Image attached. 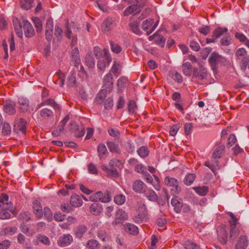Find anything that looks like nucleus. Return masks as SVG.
I'll return each instance as SVG.
<instances>
[{
	"label": "nucleus",
	"mask_w": 249,
	"mask_h": 249,
	"mask_svg": "<svg viewBox=\"0 0 249 249\" xmlns=\"http://www.w3.org/2000/svg\"><path fill=\"white\" fill-rule=\"evenodd\" d=\"M70 129L74 133V135L77 138L82 137L85 133V128L83 126H81L80 128L79 127L77 124L74 122L71 123Z\"/></svg>",
	"instance_id": "12"
},
{
	"label": "nucleus",
	"mask_w": 249,
	"mask_h": 249,
	"mask_svg": "<svg viewBox=\"0 0 249 249\" xmlns=\"http://www.w3.org/2000/svg\"><path fill=\"white\" fill-rule=\"evenodd\" d=\"M103 193L101 191L93 194L89 196V200L93 202L101 201L102 199Z\"/></svg>",
	"instance_id": "45"
},
{
	"label": "nucleus",
	"mask_w": 249,
	"mask_h": 249,
	"mask_svg": "<svg viewBox=\"0 0 249 249\" xmlns=\"http://www.w3.org/2000/svg\"><path fill=\"white\" fill-rule=\"evenodd\" d=\"M9 196L4 193L0 195V209H11L13 207V203L8 202Z\"/></svg>",
	"instance_id": "13"
},
{
	"label": "nucleus",
	"mask_w": 249,
	"mask_h": 249,
	"mask_svg": "<svg viewBox=\"0 0 249 249\" xmlns=\"http://www.w3.org/2000/svg\"><path fill=\"white\" fill-rule=\"evenodd\" d=\"M129 27L133 33L137 35H140L141 32L136 22H133L129 24Z\"/></svg>",
	"instance_id": "58"
},
{
	"label": "nucleus",
	"mask_w": 249,
	"mask_h": 249,
	"mask_svg": "<svg viewBox=\"0 0 249 249\" xmlns=\"http://www.w3.org/2000/svg\"><path fill=\"white\" fill-rule=\"evenodd\" d=\"M128 218L127 213L123 209H119L116 213V218L114 221L115 225L120 223L119 220H126Z\"/></svg>",
	"instance_id": "27"
},
{
	"label": "nucleus",
	"mask_w": 249,
	"mask_h": 249,
	"mask_svg": "<svg viewBox=\"0 0 249 249\" xmlns=\"http://www.w3.org/2000/svg\"><path fill=\"white\" fill-rule=\"evenodd\" d=\"M141 11L140 9H139L137 5L133 4L128 7L124 12V15L125 16H127L131 14L135 15Z\"/></svg>",
	"instance_id": "31"
},
{
	"label": "nucleus",
	"mask_w": 249,
	"mask_h": 249,
	"mask_svg": "<svg viewBox=\"0 0 249 249\" xmlns=\"http://www.w3.org/2000/svg\"><path fill=\"white\" fill-rule=\"evenodd\" d=\"M39 116L44 120H49L53 118V113L52 110L44 108L39 111Z\"/></svg>",
	"instance_id": "20"
},
{
	"label": "nucleus",
	"mask_w": 249,
	"mask_h": 249,
	"mask_svg": "<svg viewBox=\"0 0 249 249\" xmlns=\"http://www.w3.org/2000/svg\"><path fill=\"white\" fill-rule=\"evenodd\" d=\"M85 62L89 68H93L95 66L94 59L90 54H87L85 57Z\"/></svg>",
	"instance_id": "49"
},
{
	"label": "nucleus",
	"mask_w": 249,
	"mask_h": 249,
	"mask_svg": "<svg viewBox=\"0 0 249 249\" xmlns=\"http://www.w3.org/2000/svg\"><path fill=\"white\" fill-rule=\"evenodd\" d=\"M23 27L24 35L26 37H32L35 35V30L29 21L28 20H24Z\"/></svg>",
	"instance_id": "11"
},
{
	"label": "nucleus",
	"mask_w": 249,
	"mask_h": 249,
	"mask_svg": "<svg viewBox=\"0 0 249 249\" xmlns=\"http://www.w3.org/2000/svg\"><path fill=\"white\" fill-rule=\"evenodd\" d=\"M121 65L120 62L114 61V64L111 67L110 71L114 73V75L116 77L121 73Z\"/></svg>",
	"instance_id": "40"
},
{
	"label": "nucleus",
	"mask_w": 249,
	"mask_h": 249,
	"mask_svg": "<svg viewBox=\"0 0 249 249\" xmlns=\"http://www.w3.org/2000/svg\"><path fill=\"white\" fill-rule=\"evenodd\" d=\"M20 4L21 8L28 10L34 6V0H20Z\"/></svg>",
	"instance_id": "37"
},
{
	"label": "nucleus",
	"mask_w": 249,
	"mask_h": 249,
	"mask_svg": "<svg viewBox=\"0 0 249 249\" xmlns=\"http://www.w3.org/2000/svg\"><path fill=\"white\" fill-rule=\"evenodd\" d=\"M182 70L185 75L190 76L192 74V66L190 62H186L182 64Z\"/></svg>",
	"instance_id": "35"
},
{
	"label": "nucleus",
	"mask_w": 249,
	"mask_h": 249,
	"mask_svg": "<svg viewBox=\"0 0 249 249\" xmlns=\"http://www.w3.org/2000/svg\"><path fill=\"white\" fill-rule=\"evenodd\" d=\"M10 209H0V219H6L11 217V214L7 210Z\"/></svg>",
	"instance_id": "55"
},
{
	"label": "nucleus",
	"mask_w": 249,
	"mask_h": 249,
	"mask_svg": "<svg viewBox=\"0 0 249 249\" xmlns=\"http://www.w3.org/2000/svg\"><path fill=\"white\" fill-rule=\"evenodd\" d=\"M73 241L72 237L70 234H65L59 238L58 240V244L61 247H65L69 245Z\"/></svg>",
	"instance_id": "17"
},
{
	"label": "nucleus",
	"mask_w": 249,
	"mask_h": 249,
	"mask_svg": "<svg viewBox=\"0 0 249 249\" xmlns=\"http://www.w3.org/2000/svg\"><path fill=\"white\" fill-rule=\"evenodd\" d=\"M37 240L45 245L49 246L50 244V240L46 236L41 234L38 235L37 237Z\"/></svg>",
	"instance_id": "57"
},
{
	"label": "nucleus",
	"mask_w": 249,
	"mask_h": 249,
	"mask_svg": "<svg viewBox=\"0 0 249 249\" xmlns=\"http://www.w3.org/2000/svg\"><path fill=\"white\" fill-rule=\"evenodd\" d=\"M33 208L36 216L38 218H41L43 215V212L42 207L40 202L38 200L33 202Z\"/></svg>",
	"instance_id": "25"
},
{
	"label": "nucleus",
	"mask_w": 249,
	"mask_h": 249,
	"mask_svg": "<svg viewBox=\"0 0 249 249\" xmlns=\"http://www.w3.org/2000/svg\"><path fill=\"white\" fill-rule=\"evenodd\" d=\"M209 62L211 64L213 69L218 64H224L226 62V59L223 56L219 54L216 52L212 53L209 58Z\"/></svg>",
	"instance_id": "7"
},
{
	"label": "nucleus",
	"mask_w": 249,
	"mask_h": 249,
	"mask_svg": "<svg viewBox=\"0 0 249 249\" xmlns=\"http://www.w3.org/2000/svg\"><path fill=\"white\" fill-rule=\"evenodd\" d=\"M90 212L94 215H98L102 211V206L97 203H93L89 207Z\"/></svg>",
	"instance_id": "38"
},
{
	"label": "nucleus",
	"mask_w": 249,
	"mask_h": 249,
	"mask_svg": "<svg viewBox=\"0 0 249 249\" xmlns=\"http://www.w3.org/2000/svg\"><path fill=\"white\" fill-rule=\"evenodd\" d=\"M204 165L209 167L214 174H216L215 171L216 169L219 168V163L218 160L216 159H213L212 160V162L210 163L208 161H206L204 162Z\"/></svg>",
	"instance_id": "33"
},
{
	"label": "nucleus",
	"mask_w": 249,
	"mask_h": 249,
	"mask_svg": "<svg viewBox=\"0 0 249 249\" xmlns=\"http://www.w3.org/2000/svg\"><path fill=\"white\" fill-rule=\"evenodd\" d=\"M157 26V23H154V19L148 18L142 22V29L146 32L147 35H149L155 30Z\"/></svg>",
	"instance_id": "8"
},
{
	"label": "nucleus",
	"mask_w": 249,
	"mask_h": 249,
	"mask_svg": "<svg viewBox=\"0 0 249 249\" xmlns=\"http://www.w3.org/2000/svg\"><path fill=\"white\" fill-rule=\"evenodd\" d=\"M146 184L141 180H135L132 185L133 190L136 193H142L146 189Z\"/></svg>",
	"instance_id": "15"
},
{
	"label": "nucleus",
	"mask_w": 249,
	"mask_h": 249,
	"mask_svg": "<svg viewBox=\"0 0 249 249\" xmlns=\"http://www.w3.org/2000/svg\"><path fill=\"white\" fill-rule=\"evenodd\" d=\"M26 124V121L24 119L20 118L17 124V125H15V127L18 129L22 133L25 134Z\"/></svg>",
	"instance_id": "39"
},
{
	"label": "nucleus",
	"mask_w": 249,
	"mask_h": 249,
	"mask_svg": "<svg viewBox=\"0 0 249 249\" xmlns=\"http://www.w3.org/2000/svg\"><path fill=\"white\" fill-rule=\"evenodd\" d=\"M101 168L106 173L108 177H117L118 176V171L114 168L110 169L108 168L107 166L103 165L101 166Z\"/></svg>",
	"instance_id": "32"
},
{
	"label": "nucleus",
	"mask_w": 249,
	"mask_h": 249,
	"mask_svg": "<svg viewBox=\"0 0 249 249\" xmlns=\"http://www.w3.org/2000/svg\"><path fill=\"white\" fill-rule=\"evenodd\" d=\"M231 37L230 36H225L220 40V44L224 46H228L231 43Z\"/></svg>",
	"instance_id": "60"
},
{
	"label": "nucleus",
	"mask_w": 249,
	"mask_h": 249,
	"mask_svg": "<svg viewBox=\"0 0 249 249\" xmlns=\"http://www.w3.org/2000/svg\"><path fill=\"white\" fill-rule=\"evenodd\" d=\"M107 145L111 152L117 153L119 152V148L117 144L112 142H107Z\"/></svg>",
	"instance_id": "44"
},
{
	"label": "nucleus",
	"mask_w": 249,
	"mask_h": 249,
	"mask_svg": "<svg viewBox=\"0 0 249 249\" xmlns=\"http://www.w3.org/2000/svg\"><path fill=\"white\" fill-rule=\"evenodd\" d=\"M146 198L152 201H156L158 199V196L156 193L151 189L147 188L145 189L143 193Z\"/></svg>",
	"instance_id": "28"
},
{
	"label": "nucleus",
	"mask_w": 249,
	"mask_h": 249,
	"mask_svg": "<svg viewBox=\"0 0 249 249\" xmlns=\"http://www.w3.org/2000/svg\"><path fill=\"white\" fill-rule=\"evenodd\" d=\"M239 231L237 228H231L230 231V239L232 241L234 240L238 236Z\"/></svg>",
	"instance_id": "51"
},
{
	"label": "nucleus",
	"mask_w": 249,
	"mask_h": 249,
	"mask_svg": "<svg viewBox=\"0 0 249 249\" xmlns=\"http://www.w3.org/2000/svg\"><path fill=\"white\" fill-rule=\"evenodd\" d=\"M109 93L107 89H101L97 94L95 98V102L98 104H102L107 97V94Z\"/></svg>",
	"instance_id": "30"
},
{
	"label": "nucleus",
	"mask_w": 249,
	"mask_h": 249,
	"mask_svg": "<svg viewBox=\"0 0 249 249\" xmlns=\"http://www.w3.org/2000/svg\"><path fill=\"white\" fill-rule=\"evenodd\" d=\"M134 170L137 173L143 174L146 172V167L142 164H137L135 165Z\"/></svg>",
	"instance_id": "59"
},
{
	"label": "nucleus",
	"mask_w": 249,
	"mask_h": 249,
	"mask_svg": "<svg viewBox=\"0 0 249 249\" xmlns=\"http://www.w3.org/2000/svg\"><path fill=\"white\" fill-rule=\"evenodd\" d=\"M45 105H49L52 107L54 110L58 111L60 110V106L57 104L53 99L49 98L47 100L43 101L38 106V107L40 108L41 107Z\"/></svg>",
	"instance_id": "19"
},
{
	"label": "nucleus",
	"mask_w": 249,
	"mask_h": 249,
	"mask_svg": "<svg viewBox=\"0 0 249 249\" xmlns=\"http://www.w3.org/2000/svg\"><path fill=\"white\" fill-rule=\"evenodd\" d=\"M113 22L114 20L112 18H106L101 25L102 30L105 32L110 31L113 27Z\"/></svg>",
	"instance_id": "16"
},
{
	"label": "nucleus",
	"mask_w": 249,
	"mask_h": 249,
	"mask_svg": "<svg viewBox=\"0 0 249 249\" xmlns=\"http://www.w3.org/2000/svg\"><path fill=\"white\" fill-rule=\"evenodd\" d=\"M19 109L21 112H27L30 107L29 100L26 98L21 97L18 98Z\"/></svg>",
	"instance_id": "14"
},
{
	"label": "nucleus",
	"mask_w": 249,
	"mask_h": 249,
	"mask_svg": "<svg viewBox=\"0 0 249 249\" xmlns=\"http://www.w3.org/2000/svg\"><path fill=\"white\" fill-rule=\"evenodd\" d=\"M99 245V242L94 239H90L87 243V247L90 249H96Z\"/></svg>",
	"instance_id": "53"
},
{
	"label": "nucleus",
	"mask_w": 249,
	"mask_h": 249,
	"mask_svg": "<svg viewBox=\"0 0 249 249\" xmlns=\"http://www.w3.org/2000/svg\"><path fill=\"white\" fill-rule=\"evenodd\" d=\"M113 76L110 72H108L103 78L104 89H107L108 93H110L113 89Z\"/></svg>",
	"instance_id": "9"
},
{
	"label": "nucleus",
	"mask_w": 249,
	"mask_h": 249,
	"mask_svg": "<svg viewBox=\"0 0 249 249\" xmlns=\"http://www.w3.org/2000/svg\"><path fill=\"white\" fill-rule=\"evenodd\" d=\"M207 70L202 67H200L199 69L197 68L193 69L192 78H196L199 84H202L203 80L207 78Z\"/></svg>",
	"instance_id": "6"
},
{
	"label": "nucleus",
	"mask_w": 249,
	"mask_h": 249,
	"mask_svg": "<svg viewBox=\"0 0 249 249\" xmlns=\"http://www.w3.org/2000/svg\"><path fill=\"white\" fill-rule=\"evenodd\" d=\"M229 214L231 218V219L229 220L230 228H236L238 224V219L232 213L229 212Z\"/></svg>",
	"instance_id": "48"
},
{
	"label": "nucleus",
	"mask_w": 249,
	"mask_h": 249,
	"mask_svg": "<svg viewBox=\"0 0 249 249\" xmlns=\"http://www.w3.org/2000/svg\"><path fill=\"white\" fill-rule=\"evenodd\" d=\"M225 150V146L224 145H221L217 147L213 151L212 155L213 159H216L220 158L224 154Z\"/></svg>",
	"instance_id": "34"
},
{
	"label": "nucleus",
	"mask_w": 249,
	"mask_h": 249,
	"mask_svg": "<svg viewBox=\"0 0 249 249\" xmlns=\"http://www.w3.org/2000/svg\"><path fill=\"white\" fill-rule=\"evenodd\" d=\"M165 32L163 30H159L152 36H150L148 37V40L149 41H154L155 44L163 48L164 46L166 37Z\"/></svg>",
	"instance_id": "2"
},
{
	"label": "nucleus",
	"mask_w": 249,
	"mask_h": 249,
	"mask_svg": "<svg viewBox=\"0 0 249 249\" xmlns=\"http://www.w3.org/2000/svg\"><path fill=\"white\" fill-rule=\"evenodd\" d=\"M16 104L12 102H6L3 107L4 112L8 115H13L16 113Z\"/></svg>",
	"instance_id": "21"
},
{
	"label": "nucleus",
	"mask_w": 249,
	"mask_h": 249,
	"mask_svg": "<svg viewBox=\"0 0 249 249\" xmlns=\"http://www.w3.org/2000/svg\"><path fill=\"white\" fill-rule=\"evenodd\" d=\"M236 59L242 65L246 68L249 62V56L247 54L246 49L244 48H238L235 53Z\"/></svg>",
	"instance_id": "3"
},
{
	"label": "nucleus",
	"mask_w": 249,
	"mask_h": 249,
	"mask_svg": "<svg viewBox=\"0 0 249 249\" xmlns=\"http://www.w3.org/2000/svg\"><path fill=\"white\" fill-rule=\"evenodd\" d=\"M56 75H57L58 78V84L62 87L64 85V79H65V74L64 73L61 71H58L56 73Z\"/></svg>",
	"instance_id": "64"
},
{
	"label": "nucleus",
	"mask_w": 249,
	"mask_h": 249,
	"mask_svg": "<svg viewBox=\"0 0 249 249\" xmlns=\"http://www.w3.org/2000/svg\"><path fill=\"white\" fill-rule=\"evenodd\" d=\"M18 217L19 219L27 222L31 218V214L29 212H24L20 213Z\"/></svg>",
	"instance_id": "62"
},
{
	"label": "nucleus",
	"mask_w": 249,
	"mask_h": 249,
	"mask_svg": "<svg viewBox=\"0 0 249 249\" xmlns=\"http://www.w3.org/2000/svg\"><path fill=\"white\" fill-rule=\"evenodd\" d=\"M11 128L10 124L8 123H5L2 126V133L4 135H8L11 133Z\"/></svg>",
	"instance_id": "63"
},
{
	"label": "nucleus",
	"mask_w": 249,
	"mask_h": 249,
	"mask_svg": "<svg viewBox=\"0 0 249 249\" xmlns=\"http://www.w3.org/2000/svg\"><path fill=\"white\" fill-rule=\"evenodd\" d=\"M103 52V58L104 59L99 60L97 62V66L99 70L104 71L106 68L108 66L112 61V58L107 49H104Z\"/></svg>",
	"instance_id": "5"
},
{
	"label": "nucleus",
	"mask_w": 249,
	"mask_h": 249,
	"mask_svg": "<svg viewBox=\"0 0 249 249\" xmlns=\"http://www.w3.org/2000/svg\"><path fill=\"white\" fill-rule=\"evenodd\" d=\"M70 203L73 207H78L82 206L83 200L81 197L76 194H72L71 197Z\"/></svg>",
	"instance_id": "23"
},
{
	"label": "nucleus",
	"mask_w": 249,
	"mask_h": 249,
	"mask_svg": "<svg viewBox=\"0 0 249 249\" xmlns=\"http://www.w3.org/2000/svg\"><path fill=\"white\" fill-rule=\"evenodd\" d=\"M32 20L34 22L35 27L37 33H39L42 30V24L40 19L37 17L33 18Z\"/></svg>",
	"instance_id": "47"
},
{
	"label": "nucleus",
	"mask_w": 249,
	"mask_h": 249,
	"mask_svg": "<svg viewBox=\"0 0 249 249\" xmlns=\"http://www.w3.org/2000/svg\"><path fill=\"white\" fill-rule=\"evenodd\" d=\"M171 203L174 207V211L176 213H180L181 212V208L183 204L181 199L178 200L176 197H174L171 199Z\"/></svg>",
	"instance_id": "24"
},
{
	"label": "nucleus",
	"mask_w": 249,
	"mask_h": 249,
	"mask_svg": "<svg viewBox=\"0 0 249 249\" xmlns=\"http://www.w3.org/2000/svg\"><path fill=\"white\" fill-rule=\"evenodd\" d=\"M114 201L117 205H121L125 202V196L122 194L117 195L114 197Z\"/></svg>",
	"instance_id": "50"
},
{
	"label": "nucleus",
	"mask_w": 249,
	"mask_h": 249,
	"mask_svg": "<svg viewBox=\"0 0 249 249\" xmlns=\"http://www.w3.org/2000/svg\"><path fill=\"white\" fill-rule=\"evenodd\" d=\"M148 215L146 212L139 213L133 217L134 221L136 223H142L146 222L148 219Z\"/></svg>",
	"instance_id": "29"
},
{
	"label": "nucleus",
	"mask_w": 249,
	"mask_h": 249,
	"mask_svg": "<svg viewBox=\"0 0 249 249\" xmlns=\"http://www.w3.org/2000/svg\"><path fill=\"white\" fill-rule=\"evenodd\" d=\"M228 30L226 27H218L213 32L212 37L207 38L206 43L209 44L210 43H215L217 39L222 36H226L228 34Z\"/></svg>",
	"instance_id": "4"
},
{
	"label": "nucleus",
	"mask_w": 249,
	"mask_h": 249,
	"mask_svg": "<svg viewBox=\"0 0 249 249\" xmlns=\"http://www.w3.org/2000/svg\"><path fill=\"white\" fill-rule=\"evenodd\" d=\"M97 152L100 157H101L103 155L106 154L107 153V150L105 145L102 143L99 144L97 147Z\"/></svg>",
	"instance_id": "52"
},
{
	"label": "nucleus",
	"mask_w": 249,
	"mask_h": 249,
	"mask_svg": "<svg viewBox=\"0 0 249 249\" xmlns=\"http://www.w3.org/2000/svg\"><path fill=\"white\" fill-rule=\"evenodd\" d=\"M137 152L139 156L144 158L149 155L150 151L147 146H142L137 150Z\"/></svg>",
	"instance_id": "41"
},
{
	"label": "nucleus",
	"mask_w": 249,
	"mask_h": 249,
	"mask_svg": "<svg viewBox=\"0 0 249 249\" xmlns=\"http://www.w3.org/2000/svg\"><path fill=\"white\" fill-rule=\"evenodd\" d=\"M248 244L247 236L246 235L241 236L236 244L235 248L236 249H246L248 246Z\"/></svg>",
	"instance_id": "22"
},
{
	"label": "nucleus",
	"mask_w": 249,
	"mask_h": 249,
	"mask_svg": "<svg viewBox=\"0 0 249 249\" xmlns=\"http://www.w3.org/2000/svg\"><path fill=\"white\" fill-rule=\"evenodd\" d=\"M217 238L219 242L223 245L226 244L228 241V233L225 226L220 227L217 231Z\"/></svg>",
	"instance_id": "10"
},
{
	"label": "nucleus",
	"mask_w": 249,
	"mask_h": 249,
	"mask_svg": "<svg viewBox=\"0 0 249 249\" xmlns=\"http://www.w3.org/2000/svg\"><path fill=\"white\" fill-rule=\"evenodd\" d=\"M185 249H199V246L191 241H186L183 244Z\"/></svg>",
	"instance_id": "46"
},
{
	"label": "nucleus",
	"mask_w": 249,
	"mask_h": 249,
	"mask_svg": "<svg viewBox=\"0 0 249 249\" xmlns=\"http://www.w3.org/2000/svg\"><path fill=\"white\" fill-rule=\"evenodd\" d=\"M164 184L165 186L171 187L170 193L174 196L178 195L181 192L180 182L175 178L170 176L165 177L164 179Z\"/></svg>",
	"instance_id": "1"
},
{
	"label": "nucleus",
	"mask_w": 249,
	"mask_h": 249,
	"mask_svg": "<svg viewBox=\"0 0 249 249\" xmlns=\"http://www.w3.org/2000/svg\"><path fill=\"white\" fill-rule=\"evenodd\" d=\"M127 81V78L122 76L119 78L117 81V87L119 90H121L124 88Z\"/></svg>",
	"instance_id": "56"
},
{
	"label": "nucleus",
	"mask_w": 249,
	"mask_h": 249,
	"mask_svg": "<svg viewBox=\"0 0 249 249\" xmlns=\"http://www.w3.org/2000/svg\"><path fill=\"white\" fill-rule=\"evenodd\" d=\"M110 44L111 50L113 52L119 53L122 51V48L119 44L115 43L112 41H110Z\"/></svg>",
	"instance_id": "54"
},
{
	"label": "nucleus",
	"mask_w": 249,
	"mask_h": 249,
	"mask_svg": "<svg viewBox=\"0 0 249 249\" xmlns=\"http://www.w3.org/2000/svg\"><path fill=\"white\" fill-rule=\"evenodd\" d=\"M87 231V228L86 226L84 225H79L75 231L76 236L79 238H81Z\"/></svg>",
	"instance_id": "42"
},
{
	"label": "nucleus",
	"mask_w": 249,
	"mask_h": 249,
	"mask_svg": "<svg viewBox=\"0 0 249 249\" xmlns=\"http://www.w3.org/2000/svg\"><path fill=\"white\" fill-rule=\"evenodd\" d=\"M125 231L131 235H137L138 233V228L133 224L126 223L124 225Z\"/></svg>",
	"instance_id": "26"
},
{
	"label": "nucleus",
	"mask_w": 249,
	"mask_h": 249,
	"mask_svg": "<svg viewBox=\"0 0 249 249\" xmlns=\"http://www.w3.org/2000/svg\"><path fill=\"white\" fill-rule=\"evenodd\" d=\"M137 108L136 102L134 100H130L128 104V110L129 113H134Z\"/></svg>",
	"instance_id": "61"
},
{
	"label": "nucleus",
	"mask_w": 249,
	"mask_h": 249,
	"mask_svg": "<svg viewBox=\"0 0 249 249\" xmlns=\"http://www.w3.org/2000/svg\"><path fill=\"white\" fill-rule=\"evenodd\" d=\"M71 62L73 63L75 67H78L81 65V60L79 50L77 48H74L71 51Z\"/></svg>",
	"instance_id": "18"
},
{
	"label": "nucleus",
	"mask_w": 249,
	"mask_h": 249,
	"mask_svg": "<svg viewBox=\"0 0 249 249\" xmlns=\"http://www.w3.org/2000/svg\"><path fill=\"white\" fill-rule=\"evenodd\" d=\"M196 178V176L195 174L190 173L187 175L184 178L183 182L187 185H191Z\"/></svg>",
	"instance_id": "43"
},
{
	"label": "nucleus",
	"mask_w": 249,
	"mask_h": 249,
	"mask_svg": "<svg viewBox=\"0 0 249 249\" xmlns=\"http://www.w3.org/2000/svg\"><path fill=\"white\" fill-rule=\"evenodd\" d=\"M193 189L201 196H205L209 192V187L206 186L195 187L193 188Z\"/></svg>",
	"instance_id": "36"
}]
</instances>
